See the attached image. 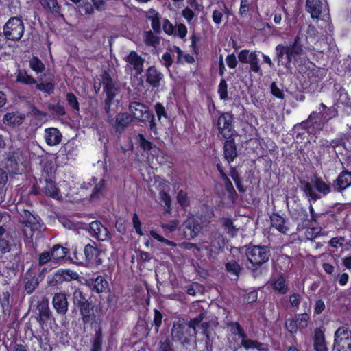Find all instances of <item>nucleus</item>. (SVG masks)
Instances as JSON below:
<instances>
[{
  "mask_svg": "<svg viewBox=\"0 0 351 351\" xmlns=\"http://www.w3.org/2000/svg\"><path fill=\"white\" fill-rule=\"evenodd\" d=\"M72 299L74 309L78 311L81 316L84 328L85 329L88 326H90L92 328L96 325L99 326L93 337L90 351H102L103 335L100 326L101 319L94 313L95 305L89 299L86 298L85 293L80 289L73 291Z\"/></svg>",
  "mask_w": 351,
  "mask_h": 351,
  "instance_id": "nucleus-1",
  "label": "nucleus"
},
{
  "mask_svg": "<svg viewBox=\"0 0 351 351\" xmlns=\"http://www.w3.org/2000/svg\"><path fill=\"white\" fill-rule=\"evenodd\" d=\"M245 256L250 264L247 268L254 276H258L262 274L263 265L269 260L271 250L266 245H250L246 246Z\"/></svg>",
  "mask_w": 351,
  "mask_h": 351,
  "instance_id": "nucleus-2",
  "label": "nucleus"
},
{
  "mask_svg": "<svg viewBox=\"0 0 351 351\" xmlns=\"http://www.w3.org/2000/svg\"><path fill=\"white\" fill-rule=\"evenodd\" d=\"M101 251L91 244L84 246L83 250L75 247L73 250V255L75 262L81 265L99 267L103 264V260L100 257Z\"/></svg>",
  "mask_w": 351,
  "mask_h": 351,
  "instance_id": "nucleus-3",
  "label": "nucleus"
},
{
  "mask_svg": "<svg viewBox=\"0 0 351 351\" xmlns=\"http://www.w3.org/2000/svg\"><path fill=\"white\" fill-rule=\"evenodd\" d=\"M297 42H293V44L285 46L282 44H278L276 48V61L278 66H283L286 69L291 68V64L293 60H295L297 56L302 54L303 49L297 46Z\"/></svg>",
  "mask_w": 351,
  "mask_h": 351,
  "instance_id": "nucleus-4",
  "label": "nucleus"
},
{
  "mask_svg": "<svg viewBox=\"0 0 351 351\" xmlns=\"http://www.w3.org/2000/svg\"><path fill=\"white\" fill-rule=\"evenodd\" d=\"M211 119L213 125H215L218 134L223 138H230L235 132L234 115L232 112L217 110V114H212Z\"/></svg>",
  "mask_w": 351,
  "mask_h": 351,
  "instance_id": "nucleus-5",
  "label": "nucleus"
},
{
  "mask_svg": "<svg viewBox=\"0 0 351 351\" xmlns=\"http://www.w3.org/2000/svg\"><path fill=\"white\" fill-rule=\"evenodd\" d=\"M86 285L90 290L97 294H106L108 308L117 303L115 295L110 291V285L106 276L94 274L92 277L86 280Z\"/></svg>",
  "mask_w": 351,
  "mask_h": 351,
  "instance_id": "nucleus-6",
  "label": "nucleus"
},
{
  "mask_svg": "<svg viewBox=\"0 0 351 351\" xmlns=\"http://www.w3.org/2000/svg\"><path fill=\"white\" fill-rule=\"evenodd\" d=\"M128 110L133 119L143 123L148 122L149 130L154 134L157 133L154 114L147 106L139 101H131L129 104Z\"/></svg>",
  "mask_w": 351,
  "mask_h": 351,
  "instance_id": "nucleus-7",
  "label": "nucleus"
},
{
  "mask_svg": "<svg viewBox=\"0 0 351 351\" xmlns=\"http://www.w3.org/2000/svg\"><path fill=\"white\" fill-rule=\"evenodd\" d=\"M100 77L101 79L103 92L106 95L104 101V110L106 112H108L114 102L116 96L119 93V88L108 71H104Z\"/></svg>",
  "mask_w": 351,
  "mask_h": 351,
  "instance_id": "nucleus-8",
  "label": "nucleus"
},
{
  "mask_svg": "<svg viewBox=\"0 0 351 351\" xmlns=\"http://www.w3.org/2000/svg\"><path fill=\"white\" fill-rule=\"evenodd\" d=\"M317 110L310 114V119L315 120V131H321L324 125L337 114V110L334 106L327 107L324 103L319 104Z\"/></svg>",
  "mask_w": 351,
  "mask_h": 351,
  "instance_id": "nucleus-9",
  "label": "nucleus"
},
{
  "mask_svg": "<svg viewBox=\"0 0 351 351\" xmlns=\"http://www.w3.org/2000/svg\"><path fill=\"white\" fill-rule=\"evenodd\" d=\"M24 24L21 18L13 16L3 26V38L5 40H19L24 34Z\"/></svg>",
  "mask_w": 351,
  "mask_h": 351,
  "instance_id": "nucleus-10",
  "label": "nucleus"
},
{
  "mask_svg": "<svg viewBox=\"0 0 351 351\" xmlns=\"http://www.w3.org/2000/svg\"><path fill=\"white\" fill-rule=\"evenodd\" d=\"M332 351H351V330L348 326H341L335 331Z\"/></svg>",
  "mask_w": 351,
  "mask_h": 351,
  "instance_id": "nucleus-11",
  "label": "nucleus"
},
{
  "mask_svg": "<svg viewBox=\"0 0 351 351\" xmlns=\"http://www.w3.org/2000/svg\"><path fill=\"white\" fill-rule=\"evenodd\" d=\"M35 314V318L42 328L44 326H47L48 324H51L52 321H54V317L49 308V300L45 297L38 301Z\"/></svg>",
  "mask_w": 351,
  "mask_h": 351,
  "instance_id": "nucleus-12",
  "label": "nucleus"
},
{
  "mask_svg": "<svg viewBox=\"0 0 351 351\" xmlns=\"http://www.w3.org/2000/svg\"><path fill=\"white\" fill-rule=\"evenodd\" d=\"M172 339L175 341H179L182 344H189L193 338L196 336V332L194 329H191L189 326H186L184 323L174 324L171 329Z\"/></svg>",
  "mask_w": 351,
  "mask_h": 351,
  "instance_id": "nucleus-13",
  "label": "nucleus"
},
{
  "mask_svg": "<svg viewBox=\"0 0 351 351\" xmlns=\"http://www.w3.org/2000/svg\"><path fill=\"white\" fill-rule=\"evenodd\" d=\"M19 215V221L25 227L29 228L32 232L40 231L42 223L40 217L36 214H33L27 209H17Z\"/></svg>",
  "mask_w": 351,
  "mask_h": 351,
  "instance_id": "nucleus-14",
  "label": "nucleus"
},
{
  "mask_svg": "<svg viewBox=\"0 0 351 351\" xmlns=\"http://www.w3.org/2000/svg\"><path fill=\"white\" fill-rule=\"evenodd\" d=\"M78 274L70 269H58L47 278V284L50 287H60L64 282H70L78 278Z\"/></svg>",
  "mask_w": 351,
  "mask_h": 351,
  "instance_id": "nucleus-15",
  "label": "nucleus"
},
{
  "mask_svg": "<svg viewBox=\"0 0 351 351\" xmlns=\"http://www.w3.org/2000/svg\"><path fill=\"white\" fill-rule=\"evenodd\" d=\"M39 83L36 84V89L48 95H51L55 90V77L49 71L41 74L38 77Z\"/></svg>",
  "mask_w": 351,
  "mask_h": 351,
  "instance_id": "nucleus-16",
  "label": "nucleus"
},
{
  "mask_svg": "<svg viewBox=\"0 0 351 351\" xmlns=\"http://www.w3.org/2000/svg\"><path fill=\"white\" fill-rule=\"evenodd\" d=\"M39 184L41 191L47 196L59 199L62 196L56 182V177L40 178Z\"/></svg>",
  "mask_w": 351,
  "mask_h": 351,
  "instance_id": "nucleus-17",
  "label": "nucleus"
},
{
  "mask_svg": "<svg viewBox=\"0 0 351 351\" xmlns=\"http://www.w3.org/2000/svg\"><path fill=\"white\" fill-rule=\"evenodd\" d=\"M89 233L91 237L99 241H106L111 239L110 231L99 220H95L90 223Z\"/></svg>",
  "mask_w": 351,
  "mask_h": 351,
  "instance_id": "nucleus-18",
  "label": "nucleus"
},
{
  "mask_svg": "<svg viewBox=\"0 0 351 351\" xmlns=\"http://www.w3.org/2000/svg\"><path fill=\"white\" fill-rule=\"evenodd\" d=\"M351 186V171L343 170L333 181L332 188L335 192L342 193Z\"/></svg>",
  "mask_w": 351,
  "mask_h": 351,
  "instance_id": "nucleus-19",
  "label": "nucleus"
},
{
  "mask_svg": "<svg viewBox=\"0 0 351 351\" xmlns=\"http://www.w3.org/2000/svg\"><path fill=\"white\" fill-rule=\"evenodd\" d=\"M52 304L56 313L64 315L68 311L69 303L64 293H56L52 298Z\"/></svg>",
  "mask_w": 351,
  "mask_h": 351,
  "instance_id": "nucleus-20",
  "label": "nucleus"
},
{
  "mask_svg": "<svg viewBox=\"0 0 351 351\" xmlns=\"http://www.w3.org/2000/svg\"><path fill=\"white\" fill-rule=\"evenodd\" d=\"M124 60L128 64L132 66L136 75H139L143 73L145 60L136 51H131L124 58Z\"/></svg>",
  "mask_w": 351,
  "mask_h": 351,
  "instance_id": "nucleus-21",
  "label": "nucleus"
},
{
  "mask_svg": "<svg viewBox=\"0 0 351 351\" xmlns=\"http://www.w3.org/2000/svg\"><path fill=\"white\" fill-rule=\"evenodd\" d=\"M271 285L276 292L282 295L287 294L289 290L288 282L282 274L272 277Z\"/></svg>",
  "mask_w": 351,
  "mask_h": 351,
  "instance_id": "nucleus-22",
  "label": "nucleus"
},
{
  "mask_svg": "<svg viewBox=\"0 0 351 351\" xmlns=\"http://www.w3.org/2000/svg\"><path fill=\"white\" fill-rule=\"evenodd\" d=\"M225 139L226 141L223 143V156L225 159L230 164L237 157V149L234 139L232 138V137Z\"/></svg>",
  "mask_w": 351,
  "mask_h": 351,
  "instance_id": "nucleus-23",
  "label": "nucleus"
},
{
  "mask_svg": "<svg viewBox=\"0 0 351 351\" xmlns=\"http://www.w3.org/2000/svg\"><path fill=\"white\" fill-rule=\"evenodd\" d=\"M146 82L153 88H158L163 78V74L154 66H149L146 71Z\"/></svg>",
  "mask_w": 351,
  "mask_h": 351,
  "instance_id": "nucleus-24",
  "label": "nucleus"
},
{
  "mask_svg": "<svg viewBox=\"0 0 351 351\" xmlns=\"http://www.w3.org/2000/svg\"><path fill=\"white\" fill-rule=\"evenodd\" d=\"M297 69L300 74L306 75L308 78L315 77L318 72L315 64L309 60H301L298 64Z\"/></svg>",
  "mask_w": 351,
  "mask_h": 351,
  "instance_id": "nucleus-25",
  "label": "nucleus"
},
{
  "mask_svg": "<svg viewBox=\"0 0 351 351\" xmlns=\"http://www.w3.org/2000/svg\"><path fill=\"white\" fill-rule=\"evenodd\" d=\"M314 119H310V115L308 116L306 120L302 121L300 123H297L293 127V130L295 132L299 131L300 129L303 130V132H299L295 137L296 138H300L302 135L305 134L306 132L308 133H317L320 131H315V127L314 125Z\"/></svg>",
  "mask_w": 351,
  "mask_h": 351,
  "instance_id": "nucleus-26",
  "label": "nucleus"
},
{
  "mask_svg": "<svg viewBox=\"0 0 351 351\" xmlns=\"http://www.w3.org/2000/svg\"><path fill=\"white\" fill-rule=\"evenodd\" d=\"M183 226L184 234L187 236V234L189 233L191 238L197 237L202 229L199 221L193 217L187 219L184 221Z\"/></svg>",
  "mask_w": 351,
  "mask_h": 351,
  "instance_id": "nucleus-27",
  "label": "nucleus"
},
{
  "mask_svg": "<svg viewBox=\"0 0 351 351\" xmlns=\"http://www.w3.org/2000/svg\"><path fill=\"white\" fill-rule=\"evenodd\" d=\"M146 19L151 22V26L156 34L161 33L160 15L154 8H149L145 14Z\"/></svg>",
  "mask_w": 351,
  "mask_h": 351,
  "instance_id": "nucleus-28",
  "label": "nucleus"
},
{
  "mask_svg": "<svg viewBox=\"0 0 351 351\" xmlns=\"http://www.w3.org/2000/svg\"><path fill=\"white\" fill-rule=\"evenodd\" d=\"M271 225L275 228L278 232L283 234H287L289 228L286 226L285 219L278 213H273L270 215Z\"/></svg>",
  "mask_w": 351,
  "mask_h": 351,
  "instance_id": "nucleus-29",
  "label": "nucleus"
},
{
  "mask_svg": "<svg viewBox=\"0 0 351 351\" xmlns=\"http://www.w3.org/2000/svg\"><path fill=\"white\" fill-rule=\"evenodd\" d=\"M202 333L204 339L199 344L204 345V348L201 351H213V341L210 339L211 331L210 330V324L208 322H202L201 324Z\"/></svg>",
  "mask_w": 351,
  "mask_h": 351,
  "instance_id": "nucleus-30",
  "label": "nucleus"
},
{
  "mask_svg": "<svg viewBox=\"0 0 351 351\" xmlns=\"http://www.w3.org/2000/svg\"><path fill=\"white\" fill-rule=\"evenodd\" d=\"M62 137V134L58 129L55 128L45 129V141L48 145L54 146L59 144Z\"/></svg>",
  "mask_w": 351,
  "mask_h": 351,
  "instance_id": "nucleus-31",
  "label": "nucleus"
},
{
  "mask_svg": "<svg viewBox=\"0 0 351 351\" xmlns=\"http://www.w3.org/2000/svg\"><path fill=\"white\" fill-rule=\"evenodd\" d=\"M313 348L315 351H328L324 333L320 328L315 330Z\"/></svg>",
  "mask_w": 351,
  "mask_h": 351,
  "instance_id": "nucleus-32",
  "label": "nucleus"
},
{
  "mask_svg": "<svg viewBox=\"0 0 351 351\" xmlns=\"http://www.w3.org/2000/svg\"><path fill=\"white\" fill-rule=\"evenodd\" d=\"M159 186H162V189L159 190V198L161 202L165 204V206L168 210H171V198L169 193L170 187L169 183L165 180L160 182Z\"/></svg>",
  "mask_w": 351,
  "mask_h": 351,
  "instance_id": "nucleus-33",
  "label": "nucleus"
},
{
  "mask_svg": "<svg viewBox=\"0 0 351 351\" xmlns=\"http://www.w3.org/2000/svg\"><path fill=\"white\" fill-rule=\"evenodd\" d=\"M24 288L27 294L32 293L38 287V277L31 272H27L24 277Z\"/></svg>",
  "mask_w": 351,
  "mask_h": 351,
  "instance_id": "nucleus-34",
  "label": "nucleus"
},
{
  "mask_svg": "<svg viewBox=\"0 0 351 351\" xmlns=\"http://www.w3.org/2000/svg\"><path fill=\"white\" fill-rule=\"evenodd\" d=\"M321 0H306V9L311 14L313 19H318L322 10Z\"/></svg>",
  "mask_w": 351,
  "mask_h": 351,
  "instance_id": "nucleus-35",
  "label": "nucleus"
},
{
  "mask_svg": "<svg viewBox=\"0 0 351 351\" xmlns=\"http://www.w3.org/2000/svg\"><path fill=\"white\" fill-rule=\"evenodd\" d=\"M16 77L17 82L24 85H34L37 82V80L33 76L28 74L25 69H18Z\"/></svg>",
  "mask_w": 351,
  "mask_h": 351,
  "instance_id": "nucleus-36",
  "label": "nucleus"
},
{
  "mask_svg": "<svg viewBox=\"0 0 351 351\" xmlns=\"http://www.w3.org/2000/svg\"><path fill=\"white\" fill-rule=\"evenodd\" d=\"M25 116L18 112H8L4 115L3 120L7 122L8 125L12 126H18L22 124Z\"/></svg>",
  "mask_w": 351,
  "mask_h": 351,
  "instance_id": "nucleus-37",
  "label": "nucleus"
},
{
  "mask_svg": "<svg viewBox=\"0 0 351 351\" xmlns=\"http://www.w3.org/2000/svg\"><path fill=\"white\" fill-rule=\"evenodd\" d=\"M67 253V248L64 247L60 244L54 245L50 251V255L52 256L54 263H58L59 261L63 260Z\"/></svg>",
  "mask_w": 351,
  "mask_h": 351,
  "instance_id": "nucleus-38",
  "label": "nucleus"
},
{
  "mask_svg": "<svg viewBox=\"0 0 351 351\" xmlns=\"http://www.w3.org/2000/svg\"><path fill=\"white\" fill-rule=\"evenodd\" d=\"M250 64V71L253 73L258 74L260 76L263 75V71L260 65V60L256 51L250 52V59L247 63Z\"/></svg>",
  "mask_w": 351,
  "mask_h": 351,
  "instance_id": "nucleus-39",
  "label": "nucleus"
},
{
  "mask_svg": "<svg viewBox=\"0 0 351 351\" xmlns=\"http://www.w3.org/2000/svg\"><path fill=\"white\" fill-rule=\"evenodd\" d=\"M41 164H43L42 171H41V176L40 178H48L56 177L55 173L56 169H54L53 162L50 160H45L41 161Z\"/></svg>",
  "mask_w": 351,
  "mask_h": 351,
  "instance_id": "nucleus-40",
  "label": "nucleus"
},
{
  "mask_svg": "<svg viewBox=\"0 0 351 351\" xmlns=\"http://www.w3.org/2000/svg\"><path fill=\"white\" fill-rule=\"evenodd\" d=\"M230 176L235 183V185L240 193H245L246 189L243 184V178L235 167L230 166Z\"/></svg>",
  "mask_w": 351,
  "mask_h": 351,
  "instance_id": "nucleus-41",
  "label": "nucleus"
},
{
  "mask_svg": "<svg viewBox=\"0 0 351 351\" xmlns=\"http://www.w3.org/2000/svg\"><path fill=\"white\" fill-rule=\"evenodd\" d=\"M293 217L296 220L300 221L304 226H309L308 213L302 206H297V208L294 209Z\"/></svg>",
  "mask_w": 351,
  "mask_h": 351,
  "instance_id": "nucleus-42",
  "label": "nucleus"
},
{
  "mask_svg": "<svg viewBox=\"0 0 351 351\" xmlns=\"http://www.w3.org/2000/svg\"><path fill=\"white\" fill-rule=\"evenodd\" d=\"M154 31H145L143 34L144 43L147 46L156 47L160 42L158 36Z\"/></svg>",
  "mask_w": 351,
  "mask_h": 351,
  "instance_id": "nucleus-43",
  "label": "nucleus"
},
{
  "mask_svg": "<svg viewBox=\"0 0 351 351\" xmlns=\"http://www.w3.org/2000/svg\"><path fill=\"white\" fill-rule=\"evenodd\" d=\"M313 184L315 189L324 196L328 195L332 191V186L330 184L326 183L321 178L315 177Z\"/></svg>",
  "mask_w": 351,
  "mask_h": 351,
  "instance_id": "nucleus-44",
  "label": "nucleus"
},
{
  "mask_svg": "<svg viewBox=\"0 0 351 351\" xmlns=\"http://www.w3.org/2000/svg\"><path fill=\"white\" fill-rule=\"evenodd\" d=\"M241 345L247 350L256 349L258 351L266 350L267 346L265 343L252 339H241Z\"/></svg>",
  "mask_w": 351,
  "mask_h": 351,
  "instance_id": "nucleus-45",
  "label": "nucleus"
},
{
  "mask_svg": "<svg viewBox=\"0 0 351 351\" xmlns=\"http://www.w3.org/2000/svg\"><path fill=\"white\" fill-rule=\"evenodd\" d=\"M225 269L230 276H235L237 278H238L242 270L241 267L235 260L228 261L225 264Z\"/></svg>",
  "mask_w": 351,
  "mask_h": 351,
  "instance_id": "nucleus-46",
  "label": "nucleus"
},
{
  "mask_svg": "<svg viewBox=\"0 0 351 351\" xmlns=\"http://www.w3.org/2000/svg\"><path fill=\"white\" fill-rule=\"evenodd\" d=\"M315 189L314 184L313 185L308 182H305L302 187V191L305 195L309 198V200H312L314 202L321 198V196L316 193Z\"/></svg>",
  "mask_w": 351,
  "mask_h": 351,
  "instance_id": "nucleus-47",
  "label": "nucleus"
},
{
  "mask_svg": "<svg viewBox=\"0 0 351 351\" xmlns=\"http://www.w3.org/2000/svg\"><path fill=\"white\" fill-rule=\"evenodd\" d=\"M223 244V236L221 234L215 233L210 237V243L209 250L211 252H216L221 249Z\"/></svg>",
  "mask_w": 351,
  "mask_h": 351,
  "instance_id": "nucleus-48",
  "label": "nucleus"
},
{
  "mask_svg": "<svg viewBox=\"0 0 351 351\" xmlns=\"http://www.w3.org/2000/svg\"><path fill=\"white\" fill-rule=\"evenodd\" d=\"M296 41H298L297 46L300 47L303 50L304 49L309 51L314 49L313 46L311 44H310L308 40V36H306L304 34L301 33L300 32L298 33L293 42Z\"/></svg>",
  "mask_w": 351,
  "mask_h": 351,
  "instance_id": "nucleus-49",
  "label": "nucleus"
},
{
  "mask_svg": "<svg viewBox=\"0 0 351 351\" xmlns=\"http://www.w3.org/2000/svg\"><path fill=\"white\" fill-rule=\"evenodd\" d=\"M178 204L181 207L182 210H186L188 207L190 206L191 201L188 195V193L184 190H180L176 196Z\"/></svg>",
  "mask_w": 351,
  "mask_h": 351,
  "instance_id": "nucleus-50",
  "label": "nucleus"
},
{
  "mask_svg": "<svg viewBox=\"0 0 351 351\" xmlns=\"http://www.w3.org/2000/svg\"><path fill=\"white\" fill-rule=\"evenodd\" d=\"M19 257L17 256L12 255L8 261H3V268L7 270L9 275L10 272L15 274L16 271L19 270Z\"/></svg>",
  "mask_w": 351,
  "mask_h": 351,
  "instance_id": "nucleus-51",
  "label": "nucleus"
},
{
  "mask_svg": "<svg viewBox=\"0 0 351 351\" xmlns=\"http://www.w3.org/2000/svg\"><path fill=\"white\" fill-rule=\"evenodd\" d=\"M133 118L131 114L127 112H120L116 116V125L121 128H126L132 122Z\"/></svg>",
  "mask_w": 351,
  "mask_h": 351,
  "instance_id": "nucleus-52",
  "label": "nucleus"
},
{
  "mask_svg": "<svg viewBox=\"0 0 351 351\" xmlns=\"http://www.w3.org/2000/svg\"><path fill=\"white\" fill-rule=\"evenodd\" d=\"M30 69L36 73L43 74L45 70V65L38 58V57L34 56L29 62Z\"/></svg>",
  "mask_w": 351,
  "mask_h": 351,
  "instance_id": "nucleus-53",
  "label": "nucleus"
},
{
  "mask_svg": "<svg viewBox=\"0 0 351 351\" xmlns=\"http://www.w3.org/2000/svg\"><path fill=\"white\" fill-rule=\"evenodd\" d=\"M335 97L337 99V102L339 104L343 106H348L350 103V98L346 89L342 86H339V88L337 90L335 95Z\"/></svg>",
  "mask_w": 351,
  "mask_h": 351,
  "instance_id": "nucleus-54",
  "label": "nucleus"
},
{
  "mask_svg": "<svg viewBox=\"0 0 351 351\" xmlns=\"http://www.w3.org/2000/svg\"><path fill=\"white\" fill-rule=\"evenodd\" d=\"M40 3L46 10L56 14L60 12V6L58 5L57 0H40Z\"/></svg>",
  "mask_w": 351,
  "mask_h": 351,
  "instance_id": "nucleus-55",
  "label": "nucleus"
},
{
  "mask_svg": "<svg viewBox=\"0 0 351 351\" xmlns=\"http://www.w3.org/2000/svg\"><path fill=\"white\" fill-rule=\"evenodd\" d=\"M252 10V3L251 0H241L239 14L241 17H247L250 12Z\"/></svg>",
  "mask_w": 351,
  "mask_h": 351,
  "instance_id": "nucleus-56",
  "label": "nucleus"
},
{
  "mask_svg": "<svg viewBox=\"0 0 351 351\" xmlns=\"http://www.w3.org/2000/svg\"><path fill=\"white\" fill-rule=\"evenodd\" d=\"M66 100L68 105L74 112L80 111V104L75 95L72 92H69L66 94Z\"/></svg>",
  "mask_w": 351,
  "mask_h": 351,
  "instance_id": "nucleus-57",
  "label": "nucleus"
},
{
  "mask_svg": "<svg viewBox=\"0 0 351 351\" xmlns=\"http://www.w3.org/2000/svg\"><path fill=\"white\" fill-rule=\"evenodd\" d=\"M105 187V180L104 179L100 180V181L95 185L90 195V199H94L99 198L103 191H104Z\"/></svg>",
  "mask_w": 351,
  "mask_h": 351,
  "instance_id": "nucleus-58",
  "label": "nucleus"
},
{
  "mask_svg": "<svg viewBox=\"0 0 351 351\" xmlns=\"http://www.w3.org/2000/svg\"><path fill=\"white\" fill-rule=\"evenodd\" d=\"M285 328L292 337L295 336L299 330L297 320L295 318L287 319L285 323Z\"/></svg>",
  "mask_w": 351,
  "mask_h": 351,
  "instance_id": "nucleus-59",
  "label": "nucleus"
},
{
  "mask_svg": "<svg viewBox=\"0 0 351 351\" xmlns=\"http://www.w3.org/2000/svg\"><path fill=\"white\" fill-rule=\"evenodd\" d=\"M204 317L205 313L201 311L197 317L191 319L188 323H184V324H186V326H189L191 329H194L195 332H197V327L199 326Z\"/></svg>",
  "mask_w": 351,
  "mask_h": 351,
  "instance_id": "nucleus-60",
  "label": "nucleus"
},
{
  "mask_svg": "<svg viewBox=\"0 0 351 351\" xmlns=\"http://www.w3.org/2000/svg\"><path fill=\"white\" fill-rule=\"evenodd\" d=\"M306 230L305 231V237L308 240H313L315 238H316L321 232L322 228H317V227H310V226H304Z\"/></svg>",
  "mask_w": 351,
  "mask_h": 351,
  "instance_id": "nucleus-61",
  "label": "nucleus"
},
{
  "mask_svg": "<svg viewBox=\"0 0 351 351\" xmlns=\"http://www.w3.org/2000/svg\"><path fill=\"white\" fill-rule=\"evenodd\" d=\"M217 93L221 100H226L228 98V84L224 79L220 80L218 86Z\"/></svg>",
  "mask_w": 351,
  "mask_h": 351,
  "instance_id": "nucleus-62",
  "label": "nucleus"
},
{
  "mask_svg": "<svg viewBox=\"0 0 351 351\" xmlns=\"http://www.w3.org/2000/svg\"><path fill=\"white\" fill-rule=\"evenodd\" d=\"M295 319L297 320L298 328L300 330H302L307 327L308 323L310 320V316L308 313H304L299 314Z\"/></svg>",
  "mask_w": 351,
  "mask_h": 351,
  "instance_id": "nucleus-63",
  "label": "nucleus"
},
{
  "mask_svg": "<svg viewBox=\"0 0 351 351\" xmlns=\"http://www.w3.org/2000/svg\"><path fill=\"white\" fill-rule=\"evenodd\" d=\"M301 300L302 296L300 293H293L290 294L289 297V302L290 303L291 308L298 310L301 303Z\"/></svg>",
  "mask_w": 351,
  "mask_h": 351,
  "instance_id": "nucleus-64",
  "label": "nucleus"
}]
</instances>
